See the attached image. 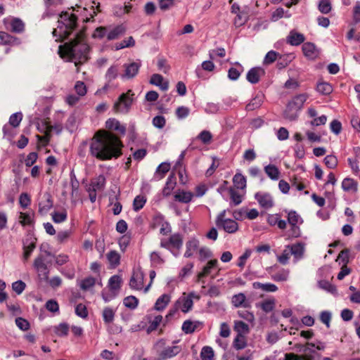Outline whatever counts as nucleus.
<instances>
[{
	"mask_svg": "<svg viewBox=\"0 0 360 360\" xmlns=\"http://www.w3.org/2000/svg\"><path fill=\"white\" fill-rule=\"evenodd\" d=\"M124 32L125 27L122 25H117L107 33V39L108 41L116 39Z\"/></svg>",
	"mask_w": 360,
	"mask_h": 360,
	"instance_id": "nucleus-31",
	"label": "nucleus"
},
{
	"mask_svg": "<svg viewBox=\"0 0 360 360\" xmlns=\"http://www.w3.org/2000/svg\"><path fill=\"white\" fill-rule=\"evenodd\" d=\"M252 287L254 289H261L264 292H276L278 290V287L274 284L270 283H262L260 282H254L252 283Z\"/></svg>",
	"mask_w": 360,
	"mask_h": 360,
	"instance_id": "nucleus-34",
	"label": "nucleus"
},
{
	"mask_svg": "<svg viewBox=\"0 0 360 360\" xmlns=\"http://www.w3.org/2000/svg\"><path fill=\"white\" fill-rule=\"evenodd\" d=\"M247 346V341L245 335L237 334L233 341V347L237 350L244 349Z\"/></svg>",
	"mask_w": 360,
	"mask_h": 360,
	"instance_id": "nucleus-39",
	"label": "nucleus"
},
{
	"mask_svg": "<svg viewBox=\"0 0 360 360\" xmlns=\"http://www.w3.org/2000/svg\"><path fill=\"white\" fill-rule=\"evenodd\" d=\"M146 202V198L143 195H137L135 197L133 202V209L134 211H139L143 207Z\"/></svg>",
	"mask_w": 360,
	"mask_h": 360,
	"instance_id": "nucleus-52",
	"label": "nucleus"
},
{
	"mask_svg": "<svg viewBox=\"0 0 360 360\" xmlns=\"http://www.w3.org/2000/svg\"><path fill=\"white\" fill-rule=\"evenodd\" d=\"M286 248H288L290 254L294 256L295 262L303 258L305 250L304 243H297L292 245H286Z\"/></svg>",
	"mask_w": 360,
	"mask_h": 360,
	"instance_id": "nucleus-11",
	"label": "nucleus"
},
{
	"mask_svg": "<svg viewBox=\"0 0 360 360\" xmlns=\"http://www.w3.org/2000/svg\"><path fill=\"white\" fill-rule=\"evenodd\" d=\"M318 285L320 288L333 294H337V289L335 285L330 283L329 281L326 280H321L318 282Z\"/></svg>",
	"mask_w": 360,
	"mask_h": 360,
	"instance_id": "nucleus-44",
	"label": "nucleus"
},
{
	"mask_svg": "<svg viewBox=\"0 0 360 360\" xmlns=\"http://www.w3.org/2000/svg\"><path fill=\"white\" fill-rule=\"evenodd\" d=\"M106 179L103 174H100L91 180L90 188L94 191H102L105 186Z\"/></svg>",
	"mask_w": 360,
	"mask_h": 360,
	"instance_id": "nucleus-27",
	"label": "nucleus"
},
{
	"mask_svg": "<svg viewBox=\"0 0 360 360\" xmlns=\"http://www.w3.org/2000/svg\"><path fill=\"white\" fill-rule=\"evenodd\" d=\"M288 221L290 225H295L302 223V219L295 211L291 210L288 214Z\"/></svg>",
	"mask_w": 360,
	"mask_h": 360,
	"instance_id": "nucleus-55",
	"label": "nucleus"
},
{
	"mask_svg": "<svg viewBox=\"0 0 360 360\" xmlns=\"http://www.w3.org/2000/svg\"><path fill=\"white\" fill-rule=\"evenodd\" d=\"M341 186L345 192L356 193L358 191V183L352 178H345L342 181Z\"/></svg>",
	"mask_w": 360,
	"mask_h": 360,
	"instance_id": "nucleus-21",
	"label": "nucleus"
},
{
	"mask_svg": "<svg viewBox=\"0 0 360 360\" xmlns=\"http://www.w3.org/2000/svg\"><path fill=\"white\" fill-rule=\"evenodd\" d=\"M144 274L141 269L133 271L129 280V287L134 290H141L143 288Z\"/></svg>",
	"mask_w": 360,
	"mask_h": 360,
	"instance_id": "nucleus-7",
	"label": "nucleus"
},
{
	"mask_svg": "<svg viewBox=\"0 0 360 360\" xmlns=\"http://www.w3.org/2000/svg\"><path fill=\"white\" fill-rule=\"evenodd\" d=\"M323 161L326 167L329 169H335L338 162L337 157L333 155H326Z\"/></svg>",
	"mask_w": 360,
	"mask_h": 360,
	"instance_id": "nucleus-59",
	"label": "nucleus"
},
{
	"mask_svg": "<svg viewBox=\"0 0 360 360\" xmlns=\"http://www.w3.org/2000/svg\"><path fill=\"white\" fill-rule=\"evenodd\" d=\"M319 11L323 14H328L332 10L330 0H320L318 4Z\"/></svg>",
	"mask_w": 360,
	"mask_h": 360,
	"instance_id": "nucleus-50",
	"label": "nucleus"
},
{
	"mask_svg": "<svg viewBox=\"0 0 360 360\" xmlns=\"http://www.w3.org/2000/svg\"><path fill=\"white\" fill-rule=\"evenodd\" d=\"M198 246L199 241L195 238H191L186 243V250L184 253V257L188 258L193 256V252L198 249Z\"/></svg>",
	"mask_w": 360,
	"mask_h": 360,
	"instance_id": "nucleus-25",
	"label": "nucleus"
},
{
	"mask_svg": "<svg viewBox=\"0 0 360 360\" xmlns=\"http://www.w3.org/2000/svg\"><path fill=\"white\" fill-rule=\"evenodd\" d=\"M295 56L294 53L279 54L277 59L276 66L278 69H283L287 67L294 59Z\"/></svg>",
	"mask_w": 360,
	"mask_h": 360,
	"instance_id": "nucleus-19",
	"label": "nucleus"
},
{
	"mask_svg": "<svg viewBox=\"0 0 360 360\" xmlns=\"http://www.w3.org/2000/svg\"><path fill=\"white\" fill-rule=\"evenodd\" d=\"M264 172L267 176L272 180H278L280 172L278 167L274 165H268L264 167Z\"/></svg>",
	"mask_w": 360,
	"mask_h": 360,
	"instance_id": "nucleus-36",
	"label": "nucleus"
},
{
	"mask_svg": "<svg viewBox=\"0 0 360 360\" xmlns=\"http://www.w3.org/2000/svg\"><path fill=\"white\" fill-rule=\"evenodd\" d=\"M102 316L105 323H110L114 320L115 311L109 307H105L103 310Z\"/></svg>",
	"mask_w": 360,
	"mask_h": 360,
	"instance_id": "nucleus-47",
	"label": "nucleus"
},
{
	"mask_svg": "<svg viewBox=\"0 0 360 360\" xmlns=\"http://www.w3.org/2000/svg\"><path fill=\"white\" fill-rule=\"evenodd\" d=\"M255 198L264 209L269 210L274 205V199L269 193L257 192L255 194Z\"/></svg>",
	"mask_w": 360,
	"mask_h": 360,
	"instance_id": "nucleus-9",
	"label": "nucleus"
},
{
	"mask_svg": "<svg viewBox=\"0 0 360 360\" xmlns=\"http://www.w3.org/2000/svg\"><path fill=\"white\" fill-rule=\"evenodd\" d=\"M141 66V63L131 62L130 63H125L123 67L124 72L120 75V77L124 79H131L134 78L139 73V69Z\"/></svg>",
	"mask_w": 360,
	"mask_h": 360,
	"instance_id": "nucleus-8",
	"label": "nucleus"
},
{
	"mask_svg": "<svg viewBox=\"0 0 360 360\" xmlns=\"http://www.w3.org/2000/svg\"><path fill=\"white\" fill-rule=\"evenodd\" d=\"M36 245L34 241H30L28 243V240H27L25 243H24L23 245V259L24 262H26L30 257L32 252L35 249Z\"/></svg>",
	"mask_w": 360,
	"mask_h": 360,
	"instance_id": "nucleus-41",
	"label": "nucleus"
},
{
	"mask_svg": "<svg viewBox=\"0 0 360 360\" xmlns=\"http://www.w3.org/2000/svg\"><path fill=\"white\" fill-rule=\"evenodd\" d=\"M316 91L322 95H329L333 92L332 85L326 82H319L316 88Z\"/></svg>",
	"mask_w": 360,
	"mask_h": 360,
	"instance_id": "nucleus-35",
	"label": "nucleus"
},
{
	"mask_svg": "<svg viewBox=\"0 0 360 360\" xmlns=\"http://www.w3.org/2000/svg\"><path fill=\"white\" fill-rule=\"evenodd\" d=\"M118 76V68L116 65L110 66L105 73V79L108 82L115 79Z\"/></svg>",
	"mask_w": 360,
	"mask_h": 360,
	"instance_id": "nucleus-58",
	"label": "nucleus"
},
{
	"mask_svg": "<svg viewBox=\"0 0 360 360\" xmlns=\"http://www.w3.org/2000/svg\"><path fill=\"white\" fill-rule=\"evenodd\" d=\"M307 99V95L305 94H301L295 96L290 101H289L288 105L295 108L297 111H300Z\"/></svg>",
	"mask_w": 360,
	"mask_h": 360,
	"instance_id": "nucleus-22",
	"label": "nucleus"
},
{
	"mask_svg": "<svg viewBox=\"0 0 360 360\" xmlns=\"http://www.w3.org/2000/svg\"><path fill=\"white\" fill-rule=\"evenodd\" d=\"M194 297L199 298L194 292H190L187 296H181L176 301L175 307H179L182 312L188 313L193 308Z\"/></svg>",
	"mask_w": 360,
	"mask_h": 360,
	"instance_id": "nucleus-6",
	"label": "nucleus"
},
{
	"mask_svg": "<svg viewBox=\"0 0 360 360\" xmlns=\"http://www.w3.org/2000/svg\"><path fill=\"white\" fill-rule=\"evenodd\" d=\"M52 219L55 223L59 224L66 221L68 218V214L65 210L62 212H53L51 214Z\"/></svg>",
	"mask_w": 360,
	"mask_h": 360,
	"instance_id": "nucleus-60",
	"label": "nucleus"
},
{
	"mask_svg": "<svg viewBox=\"0 0 360 360\" xmlns=\"http://www.w3.org/2000/svg\"><path fill=\"white\" fill-rule=\"evenodd\" d=\"M171 297L168 294H163L156 300L154 309L156 311L164 310L170 302Z\"/></svg>",
	"mask_w": 360,
	"mask_h": 360,
	"instance_id": "nucleus-28",
	"label": "nucleus"
},
{
	"mask_svg": "<svg viewBox=\"0 0 360 360\" xmlns=\"http://www.w3.org/2000/svg\"><path fill=\"white\" fill-rule=\"evenodd\" d=\"M33 267L40 280L48 281L49 270L45 263V258L42 255H39L35 258L33 262Z\"/></svg>",
	"mask_w": 360,
	"mask_h": 360,
	"instance_id": "nucleus-5",
	"label": "nucleus"
},
{
	"mask_svg": "<svg viewBox=\"0 0 360 360\" xmlns=\"http://www.w3.org/2000/svg\"><path fill=\"white\" fill-rule=\"evenodd\" d=\"M95 284L96 278L92 276H89L82 280L79 286L82 290H88L94 287Z\"/></svg>",
	"mask_w": 360,
	"mask_h": 360,
	"instance_id": "nucleus-51",
	"label": "nucleus"
},
{
	"mask_svg": "<svg viewBox=\"0 0 360 360\" xmlns=\"http://www.w3.org/2000/svg\"><path fill=\"white\" fill-rule=\"evenodd\" d=\"M299 111L295 110V108L290 107V105H287L286 108L283 112V117L289 120L290 121H294L297 120L298 117Z\"/></svg>",
	"mask_w": 360,
	"mask_h": 360,
	"instance_id": "nucleus-46",
	"label": "nucleus"
},
{
	"mask_svg": "<svg viewBox=\"0 0 360 360\" xmlns=\"http://www.w3.org/2000/svg\"><path fill=\"white\" fill-rule=\"evenodd\" d=\"M60 18L62 20H58V39L56 41H62L67 39L71 34L73 30L77 27V17L73 13H69L68 12H63L60 14Z\"/></svg>",
	"mask_w": 360,
	"mask_h": 360,
	"instance_id": "nucleus-3",
	"label": "nucleus"
},
{
	"mask_svg": "<svg viewBox=\"0 0 360 360\" xmlns=\"http://www.w3.org/2000/svg\"><path fill=\"white\" fill-rule=\"evenodd\" d=\"M43 198L44 200L39 202V213L42 215L47 214L53 205V201L49 193H45Z\"/></svg>",
	"mask_w": 360,
	"mask_h": 360,
	"instance_id": "nucleus-13",
	"label": "nucleus"
},
{
	"mask_svg": "<svg viewBox=\"0 0 360 360\" xmlns=\"http://www.w3.org/2000/svg\"><path fill=\"white\" fill-rule=\"evenodd\" d=\"M123 304L130 309H135L139 304V300L133 295L126 297L123 300Z\"/></svg>",
	"mask_w": 360,
	"mask_h": 360,
	"instance_id": "nucleus-49",
	"label": "nucleus"
},
{
	"mask_svg": "<svg viewBox=\"0 0 360 360\" xmlns=\"http://www.w3.org/2000/svg\"><path fill=\"white\" fill-rule=\"evenodd\" d=\"M193 197V193L190 191H179L174 195L175 200L183 202V203H188L192 200Z\"/></svg>",
	"mask_w": 360,
	"mask_h": 360,
	"instance_id": "nucleus-30",
	"label": "nucleus"
},
{
	"mask_svg": "<svg viewBox=\"0 0 360 360\" xmlns=\"http://www.w3.org/2000/svg\"><path fill=\"white\" fill-rule=\"evenodd\" d=\"M25 24L19 18H15L11 22V30L15 33H21L24 31Z\"/></svg>",
	"mask_w": 360,
	"mask_h": 360,
	"instance_id": "nucleus-45",
	"label": "nucleus"
},
{
	"mask_svg": "<svg viewBox=\"0 0 360 360\" xmlns=\"http://www.w3.org/2000/svg\"><path fill=\"white\" fill-rule=\"evenodd\" d=\"M181 351V347L180 346L167 347L159 352L158 356L160 360H167L176 356Z\"/></svg>",
	"mask_w": 360,
	"mask_h": 360,
	"instance_id": "nucleus-14",
	"label": "nucleus"
},
{
	"mask_svg": "<svg viewBox=\"0 0 360 360\" xmlns=\"http://www.w3.org/2000/svg\"><path fill=\"white\" fill-rule=\"evenodd\" d=\"M229 195L231 198L230 205L231 206L238 205L243 201L242 195L232 187L229 188Z\"/></svg>",
	"mask_w": 360,
	"mask_h": 360,
	"instance_id": "nucleus-37",
	"label": "nucleus"
},
{
	"mask_svg": "<svg viewBox=\"0 0 360 360\" xmlns=\"http://www.w3.org/2000/svg\"><path fill=\"white\" fill-rule=\"evenodd\" d=\"M69 326L66 323H61L55 327L54 332L58 336L63 337L68 334Z\"/></svg>",
	"mask_w": 360,
	"mask_h": 360,
	"instance_id": "nucleus-56",
	"label": "nucleus"
},
{
	"mask_svg": "<svg viewBox=\"0 0 360 360\" xmlns=\"http://www.w3.org/2000/svg\"><path fill=\"white\" fill-rule=\"evenodd\" d=\"M170 169V164L166 162H162L157 167L155 172L153 175V181H160L162 179L165 174Z\"/></svg>",
	"mask_w": 360,
	"mask_h": 360,
	"instance_id": "nucleus-18",
	"label": "nucleus"
},
{
	"mask_svg": "<svg viewBox=\"0 0 360 360\" xmlns=\"http://www.w3.org/2000/svg\"><path fill=\"white\" fill-rule=\"evenodd\" d=\"M264 96L257 94L245 106L247 111H252L259 108L264 102Z\"/></svg>",
	"mask_w": 360,
	"mask_h": 360,
	"instance_id": "nucleus-24",
	"label": "nucleus"
},
{
	"mask_svg": "<svg viewBox=\"0 0 360 360\" xmlns=\"http://www.w3.org/2000/svg\"><path fill=\"white\" fill-rule=\"evenodd\" d=\"M232 304L236 307H245L248 308L250 307V304L249 302L246 300V297L244 293L240 292L238 294L234 295L232 297Z\"/></svg>",
	"mask_w": 360,
	"mask_h": 360,
	"instance_id": "nucleus-23",
	"label": "nucleus"
},
{
	"mask_svg": "<svg viewBox=\"0 0 360 360\" xmlns=\"http://www.w3.org/2000/svg\"><path fill=\"white\" fill-rule=\"evenodd\" d=\"M234 330L237 332V334L243 335L248 334L250 332L248 325L242 321H236L234 322Z\"/></svg>",
	"mask_w": 360,
	"mask_h": 360,
	"instance_id": "nucleus-40",
	"label": "nucleus"
},
{
	"mask_svg": "<svg viewBox=\"0 0 360 360\" xmlns=\"http://www.w3.org/2000/svg\"><path fill=\"white\" fill-rule=\"evenodd\" d=\"M122 278L119 275H113L108 280V287L111 292H115L121 288Z\"/></svg>",
	"mask_w": 360,
	"mask_h": 360,
	"instance_id": "nucleus-32",
	"label": "nucleus"
},
{
	"mask_svg": "<svg viewBox=\"0 0 360 360\" xmlns=\"http://www.w3.org/2000/svg\"><path fill=\"white\" fill-rule=\"evenodd\" d=\"M302 49L304 56L309 60H315L319 57V51L314 43H304Z\"/></svg>",
	"mask_w": 360,
	"mask_h": 360,
	"instance_id": "nucleus-12",
	"label": "nucleus"
},
{
	"mask_svg": "<svg viewBox=\"0 0 360 360\" xmlns=\"http://www.w3.org/2000/svg\"><path fill=\"white\" fill-rule=\"evenodd\" d=\"M169 243H170L171 248L180 250L183 245V237L179 233L172 234L169 238Z\"/></svg>",
	"mask_w": 360,
	"mask_h": 360,
	"instance_id": "nucleus-33",
	"label": "nucleus"
},
{
	"mask_svg": "<svg viewBox=\"0 0 360 360\" xmlns=\"http://www.w3.org/2000/svg\"><path fill=\"white\" fill-rule=\"evenodd\" d=\"M135 45V40L132 37H129L127 39L123 40L120 43L115 44V49L120 50L127 47H132Z\"/></svg>",
	"mask_w": 360,
	"mask_h": 360,
	"instance_id": "nucleus-57",
	"label": "nucleus"
},
{
	"mask_svg": "<svg viewBox=\"0 0 360 360\" xmlns=\"http://www.w3.org/2000/svg\"><path fill=\"white\" fill-rule=\"evenodd\" d=\"M219 229H222L224 231L229 233H234L238 230V223L231 219H227L217 225Z\"/></svg>",
	"mask_w": 360,
	"mask_h": 360,
	"instance_id": "nucleus-16",
	"label": "nucleus"
},
{
	"mask_svg": "<svg viewBox=\"0 0 360 360\" xmlns=\"http://www.w3.org/2000/svg\"><path fill=\"white\" fill-rule=\"evenodd\" d=\"M162 320V316L161 315H158L155 316L153 321L149 322V326L147 328L148 333H150L155 330H156L161 323Z\"/></svg>",
	"mask_w": 360,
	"mask_h": 360,
	"instance_id": "nucleus-64",
	"label": "nucleus"
},
{
	"mask_svg": "<svg viewBox=\"0 0 360 360\" xmlns=\"http://www.w3.org/2000/svg\"><path fill=\"white\" fill-rule=\"evenodd\" d=\"M305 40L303 34L297 32L295 30H291L286 37V42L292 46H299Z\"/></svg>",
	"mask_w": 360,
	"mask_h": 360,
	"instance_id": "nucleus-15",
	"label": "nucleus"
},
{
	"mask_svg": "<svg viewBox=\"0 0 360 360\" xmlns=\"http://www.w3.org/2000/svg\"><path fill=\"white\" fill-rule=\"evenodd\" d=\"M176 184L175 175L174 174H169L162 189L163 195L166 197L169 196L171 194L172 191L174 188Z\"/></svg>",
	"mask_w": 360,
	"mask_h": 360,
	"instance_id": "nucleus-26",
	"label": "nucleus"
},
{
	"mask_svg": "<svg viewBox=\"0 0 360 360\" xmlns=\"http://www.w3.org/2000/svg\"><path fill=\"white\" fill-rule=\"evenodd\" d=\"M201 326H202V323L199 321H192L191 320H186L182 324L181 330L186 334H191Z\"/></svg>",
	"mask_w": 360,
	"mask_h": 360,
	"instance_id": "nucleus-20",
	"label": "nucleus"
},
{
	"mask_svg": "<svg viewBox=\"0 0 360 360\" xmlns=\"http://www.w3.org/2000/svg\"><path fill=\"white\" fill-rule=\"evenodd\" d=\"M217 264L218 261L217 259L210 260L202 268V271L198 273L197 275L198 281H202L204 283L205 281L202 280V278L210 275L212 272V270L217 266Z\"/></svg>",
	"mask_w": 360,
	"mask_h": 360,
	"instance_id": "nucleus-17",
	"label": "nucleus"
},
{
	"mask_svg": "<svg viewBox=\"0 0 360 360\" xmlns=\"http://www.w3.org/2000/svg\"><path fill=\"white\" fill-rule=\"evenodd\" d=\"M234 186L238 189H245L246 188V177L240 173H236L233 177Z\"/></svg>",
	"mask_w": 360,
	"mask_h": 360,
	"instance_id": "nucleus-38",
	"label": "nucleus"
},
{
	"mask_svg": "<svg viewBox=\"0 0 360 360\" xmlns=\"http://www.w3.org/2000/svg\"><path fill=\"white\" fill-rule=\"evenodd\" d=\"M197 139L200 140L202 143L208 144L212 139V134L207 130H203L198 135Z\"/></svg>",
	"mask_w": 360,
	"mask_h": 360,
	"instance_id": "nucleus-62",
	"label": "nucleus"
},
{
	"mask_svg": "<svg viewBox=\"0 0 360 360\" xmlns=\"http://www.w3.org/2000/svg\"><path fill=\"white\" fill-rule=\"evenodd\" d=\"M214 350L211 347L205 346L202 348L200 352V358L202 360H214Z\"/></svg>",
	"mask_w": 360,
	"mask_h": 360,
	"instance_id": "nucleus-48",
	"label": "nucleus"
},
{
	"mask_svg": "<svg viewBox=\"0 0 360 360\" xmlns=\"http://www.w3.org/2000/svg\"><path fill=\"white\" fill-rule=\"evenodd\" d=\"M34 212H20V218L21 219L20 224L22 226L29 225L31 226L34 224Z\"/></svg>",
	"mask_w": 360,
	"mask_h": 360,
	"instance_id": "nucleus-43",
	"label": "nucleus"
},
{
	"mask_svg": "<svg viewBox=\"0 0 360 360\" xmlns=\"http://www.w3.org/2000/svg\"><path fill=\"white\" fill-rule=\"evenodd\" d=\"M84 32L82 30L77 32L72 39L59 46V51L63 49L66 55L71 60L74 61L75 65L85 63L88 59L89 50V45L84 40Z\"/></svg>",
	"mask_w": 360,
	"mask_h": 360,
	"instance_id": "nucleus-2",
	"label": "nucleus"
},
{
	"mask_svg": "<svg viewBox=\"0 0 360 360\" xmlns=\"http://www.w3.org/2000/svg\"><path fill=\"white\" fill-rule=\"evenodd\" d=\"M105 127L108 129L118 131L122 134H124L126 131L125 127L122 126L120 122L115 118H109L105 122Z\"/></svg>",
	"mask_w": 360,
	"mask_h": 360,
	"instance_id": "nucleus-29",
	"label": "nucleus"
},
{
	"mask_svg": "<svg viewBox=\"0 0 360 360\" xmlns=\"http://www.w3.org/2000/svg\"><path fill=\"white\" fill-rule=\"evenodd\" d=\"M265 75V70L261 67L252 68L246 75L247 80L251 84H257L259 82L260 77Z\"/></svg>",
	"mask_w": 360,
	"mask_h": 360,
	"instance_id": "nucleus-10",
	"label": "nucleus"
},
{
	"mask_svg": "<svg viewBox=\"0 0 360 360\" xmlns=\"http://www.w3.org/2000/svg\"><path fill=\"white\" fill-rule=\"evenodd\" d=\"M278 53H277L275 51H269L266 54L264 60L263 64L264 65H269L276 61L278 59Z\"/></svg>",
	"mask_w": 360,
	"mask_h": 360,
	"instance_id": "nucleus-61",
	"label": "nucleus"
},
{
	"mask_svg": "<svg viewBox=\"0 0 360 360\" xmlns=\"http://www.w3.org/2000/svg\"><path fill=\"white\" fill-rule=\"evenodd\" d=\"M133 99L127 94H122L117 101L115 102L113 110L116 112L127 114L132 105Z\"/></svg>",
	"mask_w": 360,
	"mask_h": 360,
	"instance_id": "nucleus-4",
	"label": "nucleus"
},
{
	"mask_svg": "<svg viewBox=\"0 0 360 360\" xmlns=\"http://www.w3.org/2000/svg\"><path fill=\"white\" fill-rule=\"evenodd\" d=\"M289 273H290L289 270L282 269L281 271L272 275L271 278L274 281H275L276 282L285 281L288 278Z\"/></svg>",
	"mask_w": 360,
	"mask_h": 360,
	"instance_id": "nucleus-54",
	"label": "nucleus"
},
{
	"mask_svg": "<svg viewBox=\"0 0 360 360\" xmlns=\"http://www.w3.org/2000/svg\"><path fill=\"white\" fill-rule=\"evenodd\" d=\"M122 141L112 134H96L90 143V154L100 160L116 159L122 154Z\"/></svg>",
	"mask_w": 360,
	"mask_h": 360,
	"instance_id": "nucleus-1",
	"label": "nucleus"
},
{
	"mask_svg": "<svg viewBox=\"0 0 360 360\" xmlns=\"http://www.w3.org/2000/svg\"><path fill=\"white\" fill-rule=\"evenodd\" d=\"M22 120V114L21 112H18L12 114L9 117L8 124L13 127L15 128L19 126Z\"/></svg>",
	"mask_w": 360,
	"mask_h": 360,
	"instance_id": "nucleus-53",
	"label": "nucleus"
},
{
	"mask_svg": "<svg viewBox=\"0 0 360 360\" xmlns=\"http://www.w3.org/2000/svg\"><path fill=\"white\" fill-rule=\"evenodd\" d=\"M107 259L110 265L114 268L120 263V255L116 250H110L107 254Z\"/></svg>",
	"mask_w": 360,
	"mask_h": 360,
	"instance_id": "nucleus-42",
	"label": "nucleus"
},
{
	"mask_svg": "<svg viewBox=\"0 0 360 360\" xmlns=\"http://www.w3.org/2000/svg\"><path fill=\"white\" fill-rule=\"evenodd\" d=\"M0 40L4 44H13L17 39L6 32H1Z\"/></svg>",
	"mask_w": 360,
	"mask_h": 360,
	"instance_id": "nucleus-63",
	"label": "nucleus"
}]
</instances>
